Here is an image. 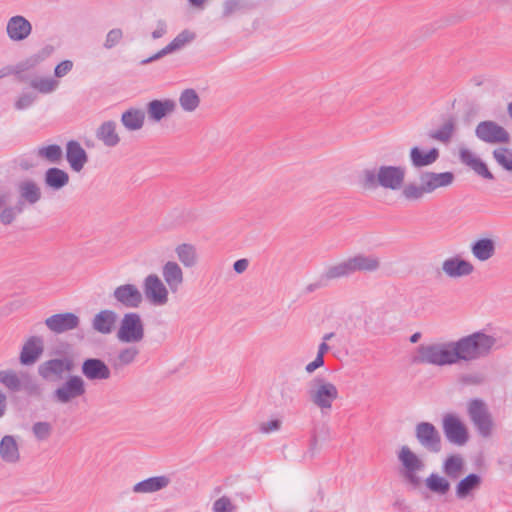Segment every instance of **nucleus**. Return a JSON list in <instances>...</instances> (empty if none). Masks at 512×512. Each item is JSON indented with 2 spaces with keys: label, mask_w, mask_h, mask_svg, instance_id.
Returning a JSON list of instances; mask_svg holds the SVG:
<instances>
[{
  "label": "nucleus",
  "mask_w": 512,
  "mask_h": 512,
  "mask_svg": "<svg viewBox=\"0 0 512 512\" xmlns=\"http://www.w3.org/2000/svg\"><path fill=\"white\" fill-rule=\"evenodd\" d=\"M496 339L484 332H474L458 340L420 344L412 357L414 364L447 367L473 362L490 354Z\"/></svg>",
  "instance_id": "f257e3e1"
},
{
  "label": "nucleus",
  "mask_w": 512,
  "mask_h": 512,
  "mask_svg": "<svg viewBox=\"0 0 512 512\" xmlns=\"http://www.w3.org/2000/svg\"><path fill=\"white\" fill-rule=\"evenodd\" d=\"M406 175L407 169L405 166L383 164L363 169L359 181L361 186L367 190L382 188L399 191L404 185Z\"/></svg>",
  "instance_id": "f03ea898"
},
{
  "label": "nucleus",
  "mask_w": 512,
  "mask_h": 512,
  "mask_svg": "<svg viewBox=\"0 0 512 512\" xmlns=\"http://www.w3.org/2000/svg\"><path fill=\"white\" fill-rule=\"evenodd\" d=\"M455 181L453 172L424 171L419 175V184L415 182L404 183L401 191L402 197L407 201H419L427 194H432L438 189L447 188Z\"/></svg>",
  "instance_id": "7ed1b4c3"
},
{
  "label": "nucleus",
  "mask_w": 512,
  "mask_h": 512,
  "mask_svg": "<svg viewBox=\"0 0 512 512\" xmlns=\"http://www.w3.org/2000/svg\"><path fill=\"white\" fill-rule=\"evenodd\" d=\"M380 266L381 261L378 256L358 253L329 266L325 271V277L333 280L349 277L356 272L372 273Z\"/></svg>",
  "instance_id": "20e7f679"
},
{
  "label": "nucleus",
  "mask_w": 512,
  "mask_h": 512,
  "mask_svg": "<svg viewBox=\"0 0 512 512\" xmlns=\"http://www.w3.org/2000/svg\"><path fill=\"white\" fill-rule=\"evenodd\" d=\"M305 394L308 402L319 409L322 415L330 413L339 398L337 386L322 376H316L307 383Z\"/></svg>",
  "instance_id": "39448f33"
},
{
  "label": "nucleus",
  "mask_w": 512,
  "mask_h": 512,
  "mask_svg": "<svg viewBox=\"0 0 512 512\" xmlns=\"http://www.w3.org/2000/svg\"><path fill=\"white\" fill-rule=\"evenodd\" d=\"M145 329L141 316L136 312L123 315L116 337L119 342L126 344L139 343L144 339Z\"/></svg>",
  "instance_id": "423d86ee"
},
{
  "label": "nucleus",
  "mask_w": 512,
  "mask_h": 512,
  "mask_svg": "<svg viewBox=\"0 0 512 512\" xmlns=\"http://www.w3.org/2000/svg\"><path fill=\"white\" fill-rule=\"evenodd\" d=\"M467 413L479 434L489 437L493 429V420L485 401L479 398L469 400Z\"/></svg>",
  "instance_id": "0eeeda50"
},
{
  "label": "nucleus",
  "mask_w": 512,
  "mask_h": 512,
  "mask_svg": "<svg viewBox=\"0 0 512 512\" xmlns=\"http://www.w3.org/2000/svg\"><path fill=\"white\" fill-rule=\"evenodd\" d=\"M142 288L145 298L151 305L161 307L168 304L171 291L156 273H150L143 279Z\"/></svg>",
  "instance_id": "6e6552de"
},
{
  "label": "nucleus",
  "mask_w": 512,
  "mask_h": 512,
  "mask_svg": "<svg viewBox=\"0 0 512 512\" xmlns=\"http://www.w3.org/2000/svg\"><path fill=\"white\" fill-rule=\"evenodd\" d=\"M0 383L11 392L24 391L31 395L36 394L39 390L33 378L26 372L1 370Z\"/></svg>",
  "instance_id": "1a4fd4ad"
},
{
  "label": "nucleus",
  "mask_w": 512,
  "mask_h": 512,
  "mask_svg": "<svg viewBox=\"0 0 512 512\" xmlns=\"http://www.w3.org/2000/svg\"><path fill=\"white\" fill-rule=\"evenodd\" d=\"M442 428L446 439L454 445L463 446L469 440L467 427L461 419L453 413H447L443 416Z\"/></svg>",
  "instance_id": "9d476101"
},
{
  "label": "nucleus",
  "mask_w": 512,
  "mask_h": 512,
  "mask_svg": "<svg viewBox=\"0 0 512 512\" xmlns=\"http://www.w3.org/2000/svg\"><path fill=\"white\" fill-rule=\"evenodd\" d=\"M415 438L426 451L438 453L441 451L442 438L437 428L430 422H419L415 426Z\"/></svg>",
  "instance_id": "9b49d317"
},
{
  "label": "nucleus",
  "mask_w": 512,
  "mask_h": 512,
  "mask_svg": "<svg viewBox=\"0 0 512 512\" xmlns=\"http://www.w3.org/2000/svg\"><path fill=\"white\" fill-rule=\"evenodd\" d=\"M86 393L85 382L80 376H70L53 393V399L60 404H68Z\"/></svg>",
  "instance_id": "f8f14e48"
},
{
  "label": "nucleus",
  "mask_w": 512,
  "mask_h": 512,
  "mask_svg": "<svg viewBox=\"0 0 512 512\" xmlns=\"http://www.w3.org/2000/svg\"><path fill=\"white\" fill-rule=\"evenodd\" d=\"M398 460L403 466L405 478L412 484H417L419 482L417 473L425 468V463L421 457L413 452L410 447L404 445L398 452Z\"/></svg>",
  "instance_id": "ddd939ff"
},
{
  "label": "nucleus",
  "mask_w": 512,
  "mask_h": 512,
  "mask_svg": "<svg viewBox=\"0 0 512 512\" xmlns=\"http://www.w3.org/2000/svg\"><path fill=\"white\" fill-rule=\"evenodd\" d=\"M475 134L481 141L490 144H506L510 141L506 129L490 120L480 122L476 126Z\"/></svg>",
  "instance_id": "4468645a"
},
{
  "label": "nucleus",
  "mask_w": 512,
  "mask_h": 512,
  "mask_svg": "<svg viewBox=\"0 0 512 512\" xmlns=\"http://www.w3.org/2000/svg\"><path fill=\"white\" fill-rule=\"evenodd\" d=\"M114 300L128 309H136L143 302V294L134 284H122L117 286L112 294Z\"/></svg>",
  "instance_id": "2eb2a0df"
},
{
  "label": "nucleus",
  "mask_w": 512,
  "mask_h": 512,
  "mask_svg": "<svg viewBox=\"0 0 512 512\" xmlns=\"http://www.w3.org/2000/svg\"><path fill=\"white\" fill-rule=\"evenodd\" d=\"M45 325L50 331L62 334L77 329L80 325V318L72 312L58 313L46 318Z\"/></svg>",
  "instance_id": "dca6fc26"
},
{
  "label": "nucleus",
  "mask_w": 512,
  "mask_h": 512,
  "mask_svg": "<svg viewBox=\"0 0 512 512\" xmlns=\"http://www.w3.org/2000/svg\"><path fill=\"white\" fill-rule=\"evenodd\" d=\"M163 281L172 293H177L184 283V272L175 260L166 261L161 267Z\"/></svg>",
  "instance_id": "f3484780"
},
{
  "label": "nucleus",
  "mask_w": 512,
  "mask_h": 512,
  "mask_svg": "<svg viewBox=\"0 0 512 512\" xmlns=\"http://www.w3.org/2000/svg\"><path fill=\"white\" fill-rule=\"evenodd\" d=\"M442 271L447 277L456 279L472 274L474 266L470 261L460 256H453L442 262Z\"/></svg>",
  "instance_id": "a211bd4d"
},
{
  "label": "nucleus",
  "mask_w": 512,
  "mask_h": 512,
  "mask_svg": "<svg viewBox=\"0 0 512 512\" xmlns=\"http://www.w3.org/2000/svg\"><path fill=\"white\" fill-rule=\"evenodd\" d=\"M82 374L90 381H104L111 377L109 366L101 359L88 358L82 363Z\"/></svg>",
  "instance_id": "6ab92c4d"
},
{
  "label": "nucleus",
  "mask_w": 512,
  "mask_h": 512,
  "mask_svg": "<svg viewBox=\"0 0 512 512\" xmlns=\"http://www.w3.org/2000/svg\"><path fill=\"white\" fill-rule=\"evenodd\" d=\"M195 38L194 33L184 30L181 33H179L167 46H165L163 49L152 55L151 57H148L146 59H143L140 63L141 65H147L153 61H156L168 54H171L177 50L182 49L186 44L190 43Z\"/></svg>",
  "instance_id": "aec40b11"
},
{
  "label": "nucleus",
  "mask_w": 512,
  "mask_h": 512,
  "mask_svg": "<svg viewBox=\"0 0 512 512\" xmlns=\"http://www.w3.org/2000/svg\"><path fill=\"white\" fill-rule=\"evenodd\" d=\"M66 160L72 171L79 173L88 162V155L78 141L70 140L66 144Z\"/></svg>",
  "instance_id": "412c9836"
},
{
  "label": "nucleus",
  "mask_w": 512,
  "mask_h": 512,
  "mask_svg": "<svg viewBox=\"0 0 512 512\" xmlns=\"http://www.w3.org/2000/svg\"><path fill=\"white\" fill-rule=\"evenodd\" d=\"M44 351L43 339L39 336H31L24 343L20 352V363L22 365L34 364Z\"/></svg>",
  "instance_id": "4be33fe9"
},
{
  "label": "nucleus",
  "mask_w": 512,
  "mask_h": 512,
  "mask_svg": "<svg viewBox=\"0 0 512 512\" xmlns=\"http://www.w3.org/2000/svg\"><path fill=\"white\" fill-rule=\"evenodd\" d=\"M177 104L173 99L152 100L147 104V114L151 121L160 122L163 118L175 113Z\"/></svg>",
  "instance_id": "5701e85b"
},
{
  "label": "nucleus",
  "mask_w": 512,
  "mask_h": 512,
  "mask_svg": "<svg viewBox=\"0 0 512 512\" xmlns=\"http://www.w3.org/2000/svg\"><path fill=\"white\" fill-rule=\"evenodd\" d=\"M171 478L168 475L149 477L133 485L135 494H150L161 491L169 486Z\"/></svg>",
  "instance_id": "b1692460"
},
{
  "label": "nucleus",
  "mask_w": 512,
  "mask_h": 512,
  "mask_svg": "<svg viewBox=\"0 0 512 512\" xmlns=\"http://www.w3.org/2000/svg\"><path fill=\"white\" fill-rule=\"evenodd\" d=\"M7 34L13 41H22L32 32L31 23L23 16L11 17L7 22Z\"/></svg>",
  "instance_id": "393cba45"
},
{
  "label": "nucleus",
  "mask_w": 512,
  "mask_h": 512,
  "mask_svg": "<svg viewBox=\"0 0 512 512\" xmlns=\"http://www.w3.org/2000/svg\"><path fill=\"white\" fill-rule=\"evenodd\" d=\"M460 161L471 168L477 175L484 179L492 180L493 174L489 171L487 165L472 151L467 148H461L459 151Z\"/></svg>",
  "instance_id": "a878e982"
},
{
  "label": "nucleus",
  "mask_w": 512,
  "mask_h": 512,
  "mask_svg": "<svg viewBox=\"0 0 512 512\" xmlns=\"http://www.w3.org/2000/svg\"><path fill=\"white\" fill-rule=\"evenodd\" d=\"M117 313L110 309L99 311L92 319V328L103 335L111 334L117 322Z\"/></svg>",
  "instance_id": "bb28decb"
},
{
  "label": "nucleus",
  "mask_w": 512,
  "mask_h": 512,
  "mask_svg": "<svg viewBox=\"0 0 512 512\" xmlns=\"http://www.w3.org/2000/svg\"><path fill=\"white\" fill-rule=\"evenodd\" d=\"M438 158L439 150L437 148L424 150L419 146H413L409 151L411 165L416 169L430 166L435 163Z\"/></svg>",
  "instance_id": "cd10ccee"
},
{
  "label": "nucleus",
  "mask_w": 512,
  "mask_h": 512,
  "mask_svg": "<svg viewBox=\"0 0 512 512\" xmlns=\"http://www.w3.org/2000/svg\"><path fill=\"white\" fill-rule=\"evenodd\" d=\"M177 262L185 268H194L199 263L197 247L189 242L179 243L174 249Z\"/></svg>",
  "instance_id": "c85d7f7f"
},
{
  "label": "nucleus",
  "mask_w": 512,
  "mask_h": 512,
  "mask_svg": "<svg viewBox=\"0 0 512 512\" xmlns=\"http://www.w3.org/2000/svg\"><path fill=\"white\" fill-rule=\"evenodd\" d=\"M470 250L473 257L478 261H488L496 253V241L487 237L478 238L471 244Z\"/></svg>",
  "instance_id": "c756f323"
},
{
  "label": "nucleus",
  "mask_w": 512,
  "mask_h": 512,
  "mask_svg": "<svg viewBox=\"0 0 512 512\" xmlns=\"http://www.w3.org/2000/svg\"><path fill=\"white\" fill-rule=\"evenodd\" d=\"M1 460L8 464H16L20 461V451L14 436L5 435L0 441Z\"/></svg>",
  "instance_id": "7c9ffc66"
},
{
  "label": "nucleus",
  "mask_w": 512,
  "mask_h": 512,
  "mask_svg": "<svg viewBox=\"0 0 512 512\" xmlns=\"http://www.w3.org/2000/svg\"><path fill=\"white\" fill-rule=\"evenodd\" d=\"M116 122L109 120L103 122L96 131V137L106 147H115L120 142V136L118 135Z\"/></svg>",
  "instance_id": "2f4dec72"
},
{
  "label": "nucleus",
  "mask_w": 512,
  "mask_h": 512,
  "mask_svg": "<svg viewBox=\"0 0 512 512\" xmlns=\"http://www.w3.org/2000/svg\"><path fill=\"white\" fill-rule=\"evenodd\" d=\"M18 193L20 201H25L30 205L36 204L42 197L40 186L31 179L23 180L18 184Z\"/></svg>",
  "instance_id": "473e14b6"
},
{
  "label": "nucleus",
  "mask_w": 512,
  "mask_h": 512,
  "mask_svg": "<svg viewBox=\"0 0 512 512\" xmlns=\"http://www.w3.org/2000/svg\"><path fill=\"white\" fill-rule=\"evenodd\" d=\"M71 370L70 362L63 359H51L39 366V374L49 379L52 376H61L64 372Z\"/></svg>",
  "instance_id": "72a5a7b5"
},
{
  "label": "nucleus",
  "mask_w": 512,
  "mask_h": 512,
  "mask_svg": "<svg viewBox=\"0 0 512 512\" xmlns=\"http://www.w3.org/2000/svg\"><path fill=\"white\" fill-rule=\"evenodd\" d=\"M140 355V348L135 345L125 346L116 354L115 359L113 360V368L114 369H122L126 366H130L137 361Z\"/></svg>",
  "instance_id": "f704fd0d"
},
{
  "label": "nucleus",
  "mask_w": 512,
  "mask_h": 512,
  "mask_svg": "<svg viewBox=\"0 0 512 512\" xmlns=\"http://www.w3.org/2000/svg\"><path fill=\"white\" fill-rule=\"evenodd\" d=\"M44 181L47 187L53 190H60L69 183V175L60 168L52 167L46 170Z\"/></svg>",
  "instance_id": "c9c22d12"
},
{
  "label": "nucleus",
  "mask_w": 512,
  "mask_h": 512,
  "mask_svg": "<svg viewBox=\"0 0 512 512\" xmlns=\"http://www.w3.org/2000/svg\"><path fill=\"white\" fill-rule=\"evenodd\" d=\"M145 121V113L141 109L130 108L121 116V123L129 131L140 130Z\"/></svg>",
  "instance_id": "e433bc0d"
},
{
  "label": "nucleus",
  "mask_w": 512,
  "mask_h": 512,
  "mask_svg": "<svg viewBox=\"0 0 512 512\" xmlns=\"http://www.w3.org/2000/svg\"><path fill=\"white\" fill-rule=\"evenodd\" d=\"M465 462L460 454L449 455L443 462V472L451 479H457L463 472Z\"/></svg>",
  "instance_id": "4c0bfd02"
},
{
  "label": "nucleus",
  "mask_w": 512,
  "mask_h": 512,
  "mask_svg": "<svg viewBox=\"0 0 512 512\" xmlns=\"http://www.w3.org/2000/svg\"><path fill=\"white\" fill-rule=\"evenodd\" d=\"M481 485V477L471 473L463 478L456 486V496L458 499L467 498L470 493L478 489Z\"/></svg>",
  "instance_id": "58836bf2"
},
{
  "label": "nucleus",
  "mask_w": 512,
  "mask_h": 512,
  "mask_svg": "<svg viewBox=\"0 0 512 512\" xmlns=\"http://www.w3.org/2000/svg\"><path fill=\"white\" fill-rule=\"evenodd\" d=\"M179 105L186 113H193L200 106V97L193 88L184 89L179 95Z\"/></svg>",
  "instance_id": "ea45409f"
},
{
  "label": "nucleus",
  "mask_w": 512,
  "mask_h": 512,
  "mask_svg": "<svg viewBox=\"0 0 512 512\" xmlns=\"http://www.w3.org/2000/svg\"><path fill=\"white\" fill-rule=\"evenodd\" d=\"M456 128V122L453 118H449L444 121V123L436 130L429 132V137L433 140L442 142V143H448Z\"/></svg>",
  "instance_id": "a19ab883"
},
{
  "label": "nucleus",
  "mask_w": 512,
  "mask_h": 512,
  "mask_svg": "<svg viewBox=\"0 0 512 512\" xmlns=\"http://www.w3.org/2000/svg\"><path fill=\"white\" fill-rule=\"evenodd\" d=\"M36 155L38 158L43 159L51 164H58L62 160L63 151L59 145L51 144L38 147L36 150Z\"/></svg>",
  "instance_id": "79ce46f5"
},
{
  "label": "nucleus",
  "mask_w": 512,
  "mask_h": 512,
  "mask_svg": "<svg viewBox=\"0 0 512 512\" xmlns=\"http://www.w3.org/2000/svg\"><path fill=\"white\" fill-rule=\"evenodd\" d=\"M426 486L434 493L444 495L449 491L450 483L444 477L438 474L432 473L426 479Z\"/></svg>",
  "instance_id": "37998d69"
},
{
  "label": "nucleus",
  "mask_w": 512,
  "mask_h": 512,
  "mask_svg": "<svg viewBox=\"0 0 512 512\" xmlns=\"http://www.w3.org/2000/svg\"><path fill=\"white\" fill-rule=\"evenodd\" d=\"M30 86L33 89L37 90L39 93L49 94L54 92L58 88L59 82L54 78L44 77L33 79L30 82Z\"/></svg>",
  "instance_id": "c03bdc74"
},
{
  "label": "nucleus",
  "mask_w": 512,
  "mask_h": 512,
  "mask_svg": "<svg viewBox=\"0 0 512 512\" xmlns=\"http://www.w3.org/2000/svg\"><path fill=\"white\" fill-rule=\"evenodd\" d=\"M493 157L502 168L512 171V149L497 148L493 151Z\"/></svg>",
  "instance_id": "a18cd8bd"
},
{
  "label": "nucleus",
  "mask_w": 512,
  "mask_h": 512,
  "mask_svg": "<svg viewBox=\"0 0 512 512\" xmlns=\"http://www.w3.org/2000/svg\"><path fill=\"white\" fill-rule=\"evenodd\" d=\"M23 212V202L19 201L15 206L5 207L0 213V222L10 225L18 215Z\"/></svg>",
  "instance_id": "49530a36"
},
{
  "label": "nucleus",
  "mask_w": 512,
  "mask_h": 512,
  "mask_svg": "<svg viewBox=\"0 0 512 512\" xmlns=\"http://www.w3.org/2000/svg\"><path fill=\"white\" fill-rule=\"evenodd\" d=\"M32 432L37 440L45 441L52 433V425L49 422H36L32 426Z\"/></svg>",
  "instance_id": "de8ad7c7"
},
{
  "label": "nucleus",
  "mask_w": 512,
  "mask_h": 512,
  "mask_svg": "<svg viewBox=\"0 0 512 512\" xmlns=\"http://www.w3.org/2000/svg\"><path fill=\"white\" fill-rule=\"evenodd\" d=\"M54 52V47L51 45H46L43 47L40 51H38L36 54L31 56L27 61V67H33L39 64L40 62L44 61L46 58L52 55Z\"/></svg>",
  "instance_id": "09e8293b"
},
{
  "label": "nucleus",
  "mask_w": 512,
  "mask_h": 512,
  "mask_svg": "<svg viewBox=\"0 0 512 512\" xmlns=\"http://www.w3.org/2000/svg\"><path fill=\"white\" fill-rule=\"evenodd\" d=\"M123 38V31L119 28L111 29L105 38L103 46L106 49H112L118 45Z\"/></svg>",
  "instance_id": "8fccbe9b"
},
{
  "label": "nucleus",
  "mask_w": 512,
  "mask_h": 512,
  "mask_svg": "<svg viewBox=\"0 0 512 512\" xmlns=\"http://www.w3.org/2000/svg\"><path fill=\"white\" fill-rule=\"evenodd\" d=\"M213 512H234L235 506L227 496H222L213 503Z\"/></svg>",
  "instance_id": "3c124183"
},
{
  "label": "nucleus",
  "mask_w": 512,
  "mask_h": 512,
  "mask_svg": "<svg viewBox=\"0 0 512 512\" xmlns=\"http://www.w3.org/2000/svg\"><path fill=\"white\" fill-rule=\"evenodd\" d=\"M36 100V95L33 93H23L15 101V108L17 110H25L29 108Z\"/></svg>",
  "instance_id": "603ef678"
},
{
  "label": "nucleus",
  "mask_w": 512,
  "mask_h": 512,
  "mask_svg": "<svg viewBox=\"0 0 512 512\" xmlns=\"http://www.w3.org/2000/svg\"><path fill=\"white\" fill-rule=\"evenodd\" d=\"M72 68L73 62L70 60H64L55 67L54 74L57 78H62L67 75Z\"/></svg>",
  "instance_id": "864d4df0"
},
{
  "label": "nucleus",
  "mask_w": 512,
  "mask_h": 512,
  "mask_svg": "<svg viewBox=\"0 0 512 512\" xmlns=\"http://www.w3.org/2000/svg\"><path fill=\"white\" fill-rule=\"evenodd\" d=\"M281 427V421L278 419H272L266 422H262L259 426V430L262 433L268 434L279 430Z\"/></svg>",
  "instance_id": "5fc2aeb1"
},
{
  "label": "nucleus",
  "mask_w": 512,
  "mask_h": 512,
  "mask_svg": "<svg viewBox=\"0 0 512 512\" xmlns=\"http://www.w3.org/2000/svg\"><path fill=\"white\" fill-rule=\"evenodd\" d=\"M224 10L223 14L224 16H230L234 12L238 11L241 8V4L237 0H227L224 3Z\"/></svg>",
  "instance_id": "6e6d98bb"
},
{
  "label": "nucleus",
  "mask_w": 512,
  "mask_h": 512,
  "mask_svg": "<svg viewBox=\"0 0 512 512\" xmlns=\"http://www.w3.org/2000/svg\"><path fill=\"white\" fill-rule=\"evenodd\" d=\"M324 365V358L320 355H316L315 359L308 363L305 367V371L309 374L313 373L316 369L322 367Z\"/></svg>",
  "instance_id": "4d7b16f0"
},
{
  "label": "nucleus",
  "mask_w": 512,
  "mask_h": 512,
  "mask_svg": "<svg viewBox=\"0 0 512 512\" xmlns=\"http://www.w3.org/2000/svg\"><path fill=\"white\" fill-rule=\"evenodd\" d=\"M167 32V26L166 23L162 20H159L157 22V26L155 30L152 32V38L153 39H159L163 37Z\"/></svg>",
  "instance_id": "13d9d810"
},
{
  "label": "nucleus",
  "mask_w": 512,
  "mask_h": 512,
  "mask_svg": "<svg viewBox=\"0 0 512 512\" xmlns=\"http://www.w3.org/2000/svg\"><path fill=\"white\" fill-rule=\"evenodd\" d=\"M482 381H483V379L479 375L470 374V375H464L461 377V382L464 384H469V385H479L482 383Z\"/></svg>",
  "instance_id": "bf43d9fd"
},
{
  "label": "nucleus",
  "mask_w": 512,
  "mask_h": 512,
  "mask_svg": "<svg viewBox=\"0 0 512 512\" xmlns=\"http://www.w3.org/2000/svg\"><path fill=\"white\" fill-rule=\"evenodd\" d=\"M248 266H249V261L245 258H242V259L237 260L234 263L233 269L237 274H242L247 270Z\"/></svg>",
  "instance_id": "052dcab7"
},
{
  "label": "nucleus",
  "mask_w": 512,
  "mask_h": 512,
  "mask_svg": "<svg viewBox=\"0 0 512 512\" xmlns=\"http://www.w3.org/2000/svg\"><path fill=\"white\" fill-rule=\"evenodd\" d=\"M24 68L21 67V65H18L17 67L15 68H12V67H5L3 69L0 70V79L5 77V76H8L10 74H17V73H20L21 71H23Z\"/></svg>",
  "instance_id": "680f3d73"
},
{
  "label": "nucleus",
  "mask_w": 512,
  "mask_h": 512,
  "mask_svg": "<svg viewBox=\"0 0 512 512\" xmlns=\"http://www.w3.org/2000/svg\"><path fill=\"white\" fill-rule=\"evenodd\" d=\"M6 409H7V397H6L5 393H3L0 390V418H2L5 415Z\"/></svg>",
  "instance_id": "e2e57ef3"
},
{
  "label": "nucleus",
  "mask_w": 512,
  "mask_h": 512,
  "mask_svg": "<svg viewBox=\"0 0 512 512\" xmlns=\"http://www.w3.org/2000/svg\"><path fill=\"white\" fill-rule=\"evenodd\" d=\"M329 350V346L326 342H322L319 346H318V352H317V355H320L322 358H324V355L328 352Z\"/></svg>",
  "instance_id": "0e129e2a"
},
{
  "label": "nucleus",
  "mask_w": 512,
  "mask_h": 512,
  "mask_svg": "<svg viewBox=\"0 0 512 512\" xmlns=\"http://www.w3.org/2000/svg\"><path fill=\"white\" fill-rule=\"evenodd\" d=\"M421 338V333L420 332H416L414 334H412L410 336V342L411 343H417Z\"/></svg>",
  "instance_id": "69168bd1"
},
{
  "label": "nucleus",
  "mask_w": 512,
  "mask_h": 512,
  "mask_svg": "<svg viewBox=\"0 0 512 512\" xmlns=\"http://www.w3.org/2000/svg\"><path fill=\"white\" fill-rule=\"evenodd\" d=\"M8 200V195L0 192V208L3 207Z\"/></svg>",
  "instance_id": "338daca9"
},
{
  "label": "nucleus",
  "mask_w": 512,
  "mask_h": 512,
  "mask_svg": "<svg viewBox=\"0 0 512 512\" xmlns=\"http://www.w3.org/2000/svg\"><path fill=\"white\" fill-rule=\"evenodd\" d=\"M193 6L201 7L204 3V0H188Z\"/></svg>",
  "instance_id": "774afa93"
}]
</instances>
